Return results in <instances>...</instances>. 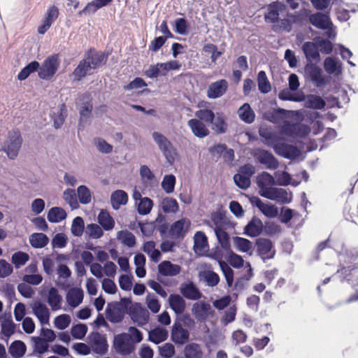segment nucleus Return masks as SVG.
<instances>
[{
  "instance_id": "obj_63",
  "label": "nucleus",
  "mask_w": 358,
  "mask_h": 358,
  "mask_svg": "<svg viewBox=\"0 0 358 358\" xmlns=\"http://www.w3.org/2000/svg\"><path fill=\"white\" fill-rule=\"evenodd\" d=\"M55 326L58 329H65L71 323V317L66 314H62L55 319Z\"/></svg>"
},
{
  "instance_id": "obj_37",
  "label": "nucleus",
  "mask_w": 358,
  "mask_h": 358,
  "mask_svg": "<svg viewBox=\"0 0 358 358\" xmlns=\"http://www.w3.org/2000/svg\"><path fill=\"white\" fill-rule=\"evenodd\" d=\"M238 114L241 120L250 124L255 121V114L249 103H245L238 110Z\"/></svg>"
},
{
  "instance_id": "obj_28",
  "label": "nucleus",
  "mask_w": 358,
  "mask_h": 358,
  "mask_svg": "<svg viewBox=\"0 0 358 358\" xmlns=\"http://www.w3.org/2000/svg\"><path fill=\"white\" fill-rule=\"evenodd\" d=\"M33 312L42 324H48L50 312L45 304L40 301H36L33 306Z\"/></svg>"
},
{
  "instance_id": "obj_27",
  "label": "nucleus",
  "mask_w": 358,
  "mask_h": 358,
  "mask_svg": "<svg viewBox=\"0 0 358 358\" xmlns=\"http://www.w3.org/2000/svg\"><path fill=\"white\" fill-rule=\"evenodd\" d=\"M91 347L95 353L103 355L107 352L108 345L106 338L102 337L100 334L96 333L91 341Z\"/></svg>"
},
{
  "instance_id": "obj_62",
  "label": "nucleus",
  "mask_w": 358,
  "mask_h": 358,
  "mask_svg": "<svg viewBox=\"0 0 358 358\" xmlns=\"http://www.w3.org/2000/svg\"><path fill=\"white\" fill-rule=\"evenodd\" d=\"M234 180L236 185L241 189H246L250 186L251 180L250 179L240 173L239 172L234 175Z\"/></svg>"
},
{
  "instance_id": "obj_11",
  "label": "nucleus",
  "mask_w": 358,
  "mask_h": 358,
  "mask_svg": "<svg viewBox=\"0 0 358 358\" xmlns=\"http://www.w3.org/2000/svg\"><path fill=\"white\" fill-rule=\"evenodd\" d=\"M58 16V8L55 5L50 6L45 14L41 24L38 27V34H44L50 29L52 23L57 19Z\"/></svg>"
},
{
  "instance_id": "obj_45",
  "label": "nucleus",
  "mask_w": 358,
  "mask_h": 358,
  "mask_svg": "<svg viewBox=\"0 0 358 358\" xmlns=\"http://www.w3.org/2000/svg\"><path fill=\"white\" fill-rule=\"evenodd\" d=\"M288 17L290 19H288V18L282 19L280 21L279 25H275V24L273 25L272 29L275 31L282 30V31L289 32L292 30V23L296 22L297 20H296V16L294 15H292V14L288 15Z\"/></svg>"
},
{
  "instance_id": "obj_25",
  "label": "nucleus",
  "mask_w": 358,
  "mask_h": 358,
  "mask_svg": "<svg viewBox=\"0 0 358 358\" xmlns=\"http://www.w3.org/2000/svg\"><path fill=\"white\" fill-rule=\"evenodd\" d=\"M169 71L166 62H159L156 64L150 65V67L145 71L144 74L149 78H155L159 76H166Z\"/></svg>"
},
{
  "instance_id": "obj_43",
  "label": "nucleus",
  "mask_w": 358,
  "mask_h": 358,
  "mask_svg": "<svg viewBox=\"0 0 358 358\" xmlns=\"http://www.w3.org/2000/svg\"><path fill=\"white\" fill-rule=\"evenodd\" d=\"M258 89L260 92L267 94L271 90V85L264 71H260L257 74Z\"/></svg>"
},
{
  "instance_id": "obj_42",
  "label": "nucleus",
  "mask_w": 358,
  "mask_h": 358,
  "mask_svg": "<svg viewBox=\"0 0 358 358\" xmlns=\"http://www.w3.org/2000/svg\"><path fill=\"white\" fill-rule=\"evenodd\" d=\"M66 217V211L59 207H53L48 211L47 218L50 222H59Z\"/></svg>"
},
{
  "instance_id": "obj_5",
  "label": "nucleus",
  "mask_w": 358,
  "mask_h": 358,
  "mask_svg": "<svg viewBox=\"0 0 358 358\" xmlns=\"http://www.w3.org/2000/svg\"><path fill=\"white\" fill-rule=\"evenodd\" d=\"M310 133V128L305 124H293L285 121L280 127V134L292 138H303Z\"/></svg>"
},
{
  "instance_id": "obj_59",
  "label": "nucleus",
  "mask_w": 358,
  "mask_h": 358,
  "mask_svg": "<svg viewBox=\"0 0 358 358\" xmlns=\"http://www.w3.org/2000/svg\"><path fill=\"white\" fill-rule=\"evenodd\" d=\"M87 331V327L84 324L73 325L71 329V334L73 338L76 339L83 338Z\"/></svg>"
},
{
  "instance_id": "obj_39",
  "label": "nucleus",
  "mask_w": 358,
  "mask_h": 358,
  "mask_svg": "<svg viewBox=\"0 0 358 358\" xmlns=\"http://www.w3.org/2000/svg\"><path fill=\"white\" fill-rule=\"evenodd\" d=\"M29 243L34 248H42L49 243L48 237L43 233H34L29 236Z\"/></svg>"
},
{
  "instance_id": "obj_53",
  "label": "nucleus",
  "mask_w": 358,
  "mask_h": 358,
  "mask_svg": "<svg viewBox=\"0 0 358 358\" xmlns=\"http://www.w3.org/2000/svg\"><path fill=\"white\" fill-rule=\"evenodd\" d=\"M29 256L27 253L19 251L12 255L11 261L15 268H18L24 265L29 261Z\"/></svg>"
},
{
  "instance_id": "obj_40",
  "label": "nucleus",
  "mask_w": 358,
  "mask_h": 358,
  "mask_svg": "<svg viewBox=\"0 0 358 358\" xmlns=\"http://www.w3.org/2000/svg\"><path fill=\"white\" fill-rule=\"evenodd\" d=\"M210 124L212 129L218 134H224L227 131L228 125L222 114L217 113Z\"/></svg>"
},
{
  "instance_id": "obj_21",
  "label": "nucleus",
  "mask_w": 358,
  "mask_h": 358,
  "mask_svg": "<svg viewBox=\"0 0 358 358\" xmlns=\"http://www.w3.org/2000/svg\"><path fill=\"white\" fill-rule=\"evenodd\" d=\"M180 291L184 297L189 300H198L202 296V294L192 282L182 283Z\"/></svg>"
},
{
  "instance_id": "obj_50",
  "label": "nucleus",
  "mask_w": 358,
  "mask_h": 358,
  "mask_svg": "<svg viewBox=\"0 0 358 358\" xmlns=\"http://www.w3.org/2000/svg\"><path fill=\"white\" fill-rule=\"evenodd\" d=\"M215 116L214 112L208 108L200 109L195 112L196 119L208 124L213 122Z\"/></svg>"
},
{
  "instance_id": "obj_3",
  "label": "nucleus",
  "mask_w": 358,
  "mask_h": 358,
  "mask_svg": "<svg viewBox=\"0 0 358 358\" xmlns=\"http://www.w3.org/2000/svg\"><path fill=\"white\" fill-rule=\"evenodd\" d=\"M22 138L19 131L8 132V139L5 143L3 150L10 159H15L21 148Z\"/></svg>"
},
{
  "instance_id": "obj_55",
  "label": "nucleus",
  "mask_w": 358,
  "mask_h": 358,
  "mask_svg": "<svg viewBox=\"0 0 358 358\" xmlns=\"http://www.w3.org/2000/svg\"><path fill=\"white\" fill-rule=\"evenodd\" d=\"M83 99H87V101L83 104V106L80 108V115L81 118L87 117L88 118L91 114V112L93 108L92 99L90 97V94H85L83 95Z\"/></svg>"
},
{
  "instance_id": "obj_57",
  "label": "nucleus",
  "mask_w": 358,
  "mask_h": 358,
  "mask_svg": "<svg viewBox=\"0 0 358 358\" xmlns=\"http://www.w3.org/2000/svg\"><path fill=\"white\" fill-rule=\"evenodd\" d=\"M176 185V177L172 175H166L162 182V189L167 193L170 194L174 191Z\"/></svg>"
},
{
  "instance_id": "obj_29",
  "label": "nucleus",
  "mask_w": 358,
  "mask_h": 358,
  "mask_svg": "<svg viewBox=\"0 0 358 358\" xmlns=\"http://www.w3.org/2000/svg\"><path fill=\"white\" fill-rule=\"evenodd\" d=\"M208 249L207 236L203 231H197L194 236V250L197 254L206 252Z\"/></svg>"
},
{
  "instance_id": "obj_15",
  "label": "nucleus",
  "mask_w": 358,
  "mask_h": 358,
  "mask_svg": "<svg viewBox=\"0 0 358 358\" xmlns=\"http://www.w3.org/2000/svg\"><path fill=\"white\" fill-rule=\"evenodd\" d=\"M228 89V83L225 79H220L212 83L207 90V96L217 99L224 95Z\"/></svg>"
},
{
  "instance_id": "obj_35",
  "label": "nucleus",
  "mask_w": 358,
  "mask_h": 358,
  "mask_svg": "<svg viewBox=\"0 0 358 358\" xmlns=\"http://www.w3.org/2000/svg\"><path fill=\"white\" fill-rule=\"evenodd\" d=\"M134 196L135 199H137L138 197L140 199V201L138 204V213L142 215L149 214L153 207L152 200L148 197L141 198L140 193L134 194Z\"/></svg>"
},
{
  "instance_id": "obj_8",
  "label": "nucleus",
  "mask_w": 358,
  "mask_h": 358,
  "mask_svg": "<svg viewBox=\"0 0 358 358\" xmlns=\"http://www.w3.org/2000/svg\"><path fill=\"white\" fill-rule=\"evenodd\" d=\"M254 157L261 164L264 165L267 169L275 170L279 166L278 159L268 150L257 149L255 152Z\"/></svg>"
},
{
  "instance_id": "obj_52",
  "label": "nucleus",
  "mask_w": 358,
  "mask_h": 358,
  "mask_svg": "<svg viewBox=\"0 0 358 358\" xmlns=\"http://www.w3.org/2000/svg\"><path fill=\"white\" fill-rule=\"evenodd\" d=\"M64 199L71 206L72 209H77L79 203L77 200L76 191L73 189H67L64 192Z\"/></svg>"
},
{
  "instance_id": "obj_17",
  "label": "nucleus",
  "mask_w": 358,
  "mask_h": 358,
  "mask_svg": "<svg viewBox=\"0 0 358 358\" xmlns=\"http://www.w3.org/2000/svg\"><path fill=\"white\" fill-rule=\"evenodd\" d=\"M190 224V221L189 220L182 218L171 224L170 234L176 238H183L187 234Z\"/></svg>"
},
{
  "instance_id": "obj_1",
  "label": "nucleus",
  "mask_w": 358,
  "mask_h": 358,
  "mask_svg": "<svg viewBox=\"0 0 358 358\" xmlns=\"http://www.w3.org/2000/svg\"><path fill=\"white\" fill-rule=\"evenodd\" d=\"M152 138L166 157L167 162L170 164H173L177 155V151L172 143L166 136L157 131L153 132Z\"/></svg>"
},
{
  "instance_id": "obj_33",
  "label": "nucleus",
  "mask_w": 358,
  "mask_h": 358,
  "mask_svg": "<svg viewBox=\"0 0 358 358\" xmlns=\"http://www.w3.org/2000/svg\"><path fill=\"white\" fill-rule=\"evenodd\" d=\"M83 292L80 288H71L66 294V301L69 305L73 308L78 306L83 299Z\"/></svg>"
},
{
  "instance_id": "obj_58",
  "label": "nucleus",
  "mask_w": 358,
  "mask_h": 358,
  "mask_svg": "<svg viewBox=\"0 0 358 358\" xmlns=\"http://www.w3.org/2000/svg\"><path fill=\"white\" fill-rule=\"evenodd\" d=\"M159 354L164 358H171L176 353L174 345L171 343H166L158 347Z\"/></svg>"
},
{
  "instance_id": "obj_36",
  "label": "nucleus",
  "mask_w": 358,
  "mask_h": 358,
  "mask_svg": "<svg viewBox=\"0 0 358 358\" xmlns=\"http://www.w3.org/2000/svg\"><path fill=\"white\" fill-rule=\"evenodd\" d=\"M139 173L143 183L146 187H152L157 182L155 174L147 165L141 166Z\"/></svg>"
},
{
  "instance_id": "obj_16",
  "label": "nucleus",
  "mask_w": 358,
  "mask_h": 358,
  "mask_svg": "<svg viewBox=\"0 0 358 358\" xmlns=\"http://www.w3.org/2000/svg\"><path fill=\"white\" fill-rule=\"evenodd\" d=\"M85 59H87L91 68L94 70L102 66L107 60V55L101 52H97L94 49H90L85 54Z\"/></svg>"
},
{
  "instance_id": "obj_22",
  "label": "nucleus",
  "mask_w": 358,
  "mask_h": 358,
  "mask_svg": "<svg viewBox=\"0 0 358 358\" xmlns=\"http://www.w3.org/2000/svg\"><path fill=\"white\" fill-rule=\"evenodd\" d=\"M305 70L310 80L317 87H320L325 83V79L322 76V71L320 67L315 64H307Z\"/></svg>"
},
{
  "instance_id": "obj_2",
  "label": "nucleus",
  "mask_w": 358,
  "mask_h": 358,
  "mask_svg": "<svg viewBox=\"0 0 358 358\" xmlns=\"http://www.w3.org/2000/svg\"><path fill=\"white\" fill-rule=\"evenodd\" d=\"M113 348L118 354L127 356L134 351L135 345L131 340L130 335L122 333L114 337Z\"/></svg>"
},
{
  "instance_id": "obj_19",
  "label": "nucleus",
  "mask_w": 358,
  "mask_h": 358,
  "mask_svg": "<svg viewBox=\"0 0 358 358\" xmlns=\"http://www.w3.org/2000/svg\"><path fill=\"white\" fill-rule=\"evenodd\" d=\"M192 311L198 321L204 322L211 313V307L206 302H196L192 306Z\"/></svg>"
},
{
  "instance_id": "obj_10",
  "label": "nucleus",
  "mask_w": 358,
  "mask_h": 358,
  "mask_svg": "<svg viewBox=\"0 0 358 358\" xmlns=\"http://www.w3.org/2000/svg\"><path fill=\"white\" fill-rule=\"evenodd\" d=\"M129 314L133 322L140 327L146 324L150 319L149 312L138 304L131 306Z\"/></svg>"
},
{
  "instance_id": "obj_54",
  "label": "nucleus",
  "mask_w": 358,
  "mask_h": 358,
  "mask_svg": "<svg viewBox=\"0 0 358 358\" xmlns=\"http://www.w3.org/2000/svg\"><path fill=\"white\" fill-rule=\"evenodd\" d=\"M85 225L81 217H76L73 220L71 231L73 236H81L84 231Z\"/></svg>"
},
{
  "instance_id": "obj_23",
  "label": "nucleus",
  "mask_w": 358,
  "mask_h": 358,
  "mask_svg": "<svg viewBox=\"0 0 358 358\" xmlns=\"http://www.w3.org/2000/svg\"><path fill=\"white\" fill-rule=\"evenodd\" d=\"M264 225L262 220L256 217L252 220L245 227V234L250 237H257L260 235L263 231Z\"/></svg>"
},
{
  "instance_id": "obj_30",
  "label": "nucleus",
  "mask_w": 358,
  "mask_h": 358,
  "mask_svg": "<svg viewBox=\"0 0 358 358\" xmlns=\"http://www.w3.org/2000/svg\"><path fill=\"white\" fill-rule=\"evenodd\" d=\"M169 302L171 308L178 315L182 314L186 307L185 299L179 294H172L169 296Z\"/></svg>"
},
{
  "instance_id": "obj_51",
  "label": "nucleus",
  "mask_w": 358,
  "mask_h": 358,
  "mask_svg": "<svg viewBox=\"0 0 358 358\" xmlns=\"http://www.w3.org/2000/svg\"><path fill=\"white\" fill-rule=\"evenodd\" d=\"M118 238L122 243L129 248H132L136 245V239L135 236L129 231H121L118 233Z\"/></svg>"
},
{
  "instance_id": "obj_48",
  "label": "nucleus",
  "mask_w": 358,
  "mask_h": 358,
  "mask_svg": "<svg viewBox=\"0 0 358 358\" xmlns=\"http://www.w3.org/2000/svg\"><path fill=\"white\" fill-rule=\"evenodd\" d=\"M215 234L222 248L227 252L231 249V243L229 234L222 228L217 227L215 230Z\"/></svg>"
},
{
  "instance_id": "obj_49",
  "label": "nucleus",
  "mask_w": 358,
  "mask_h": 358,
  "mask_svg": "<svg viewBox=\"0 0 358 358\" xmlns=\"http://www.w3.org/2000/svg\"><path fill=\"white\" fill-rule=\"evenodd\" d=\"M161 207L164 213H176L179 209V206L176 199L166 197L161 202Z\"/></svg>"
},
{
  "instance_id": "obj_31",
  "label": "nucleus",
  "mask_w": 358,
  "mask_h": 358,
  "mask_svg": "<svg viewBox=\"0 0 358 358\" xmlns=\"http://www.w3.org/2000/svg\"><path fill=\"white\" fill-rule=\"evenodd\" d=\"M168 337L169 331L163 327H155L148 333L149 341L155 344L165 341Z\"/></svg>"
},
{
  "instance_id": "obj_20",
  "label": "nucleus",
  "mask_w": 358,
  "mask_h": 358,
  "mask_svg": "<svg viewBox=\"0 0 358 358\" xmlns=\"http://www.w3.org/2000/svg\"><path fill=\"white\" fill-rule=\"evenodd\" d=\"M187 125L193 134L198 138H204L210 134V131L206 124L196 118L189 120L187 122Z\"/></svg>"
},
{
  "instance_id": "obj_61",
  "label": "nucleus",
  "mask_w": 358,
  "mask_h": 358,
  "mask_svg": "<svg viewBox=\"0 0 358 358\" xmlns=\"http://www.w3.org/2000/svg\"><path fill=\"white\" fill-rule=\"evenodd\" d=\"M220 266L224 273L228 286L231 287L234 282V271L223 261L220 262Z\"/></svg>"
},
{
  "instance_id": "obj_32",
  "label": "nucleus",
  "mask_w": 358,
  "mask_h": 358,
  "mask_svg": "<svg viewBox=\"0 0 358 358\" xmlns=\"http://www.w3.org/2000/svg\"><path fill=\"white\" fill-rule=\"evenodd\" d=\"M62 297L55 287H51L48 294L47 302L52 311L61 309Z\"/></svg>"
},
{
  "instance_id": "obj_6",
  "label": "nucleus",
  "mask_w": 358,
  "mask_h": 358,
  "mask_svg": "<svg viewBox=\"0 0 358 358\" xmlns=\"http://www.w3.org/2000/svg\"><path fill=\"white\" fill-rule=\"evenodd\" d=\"M189 329L182 327L180 321H176L171 328V340L177 345L187 344L189 340Z\"/></svg>"
},
{
  "instance_id": "obj_47",
  "label": "nucleus",
  "mask_w": 358,
  "mask_h": 358,
  "mask_svg": "<svg viewBox=\"0 0 358 358\" xmlns=\"http://www.w3.org/2000/svg\"><path fill=\"white\" fill-rule=\"evenodd\" d=\"M259 135L266 141V144L273 146L275 143H278L280 139L278 134L268 128H261L259 129Z\"/></svg>"
},
{
  "instance_id": "obj_46",
  "label": "nucleus",
  "mask_w": 358,
  "mask_h": 358,
  "mask_svg": "<svg viewBox=\"0 0 358 358\" xmlns=\"http://www.w3.org/2000/svg\"><path fill=\"white\" fill-rule=\"evenodd\" d=\"M26 345L21 341H15L9 348V353L15 358L22 357L26 352Z\"/></svg>"
},
{
  "instance_id": "obj_9",
  "label": "nucleus",
  "mask_w": 358,
  "mask_h": 358,
  "mask_svg": "<svg viewBox=\"0 0 358 358\" xmlns=\"http://www.w3.org/2000/svg\"><path fill=\"white\" fill-rule=\"evenodd\" d=\"M273 148L277 155L289 159H294L301 155L297 147L285 143H275Z\"/></svg>"
},
{
  "instance_id": "obj_60",
  "label": "nucleus",
  "mask_w": 358,
  "mask_h": 358,
  "mask_svg": "<svg viewBox=\"0 0 358 358\" xmlns=\"http://www.w3.org/2000/svg\"><path fill=\"white\" fill-rule=\"evenodd\" d=\"M34 350L39 354H43L48 351V342L41 337H33Z\"/></svg>"
},
{
  "instance_id": "obj_38",
  "label": "nucleus",
  "mask_w": 358,
  "mask_h": 358,
  "mask_svg": "<svg viewBox=\"0 0 358 358\" xmlns=\"http://www.w3.org/2000/svg\"><path fill=\"white\" fill-rule=\"evenodd\" d=\"M302 50L306 59L310 62H312L313 60H317L320 57L317 48L315 43L313 42H305L303 44Z\"/></svg>"
},
{
  "instance_id": "obj_64",
  "label": "nucleus",
  "mask_w": 358,
  "mask_h": 358,
  "mask_svg": "<svg viewBox=\"0 0 358 358\" xmlns=\"http://www.w3.org/2000/svg\"><path fill=\"white\" fill-rule=\"evenodd\" d=\"M203 278L207 285L210 287L216 286L220 282L218 274L213 271H204Z\"/></svg>"
},
{
  "instance_id": "obj_18",
  "label": "nucleus",
  "mask_w": 358,
  "mask_h": 358,
  "mask_svg": "<svg viewBox=\"0 0 358 358\" xmlns=\"http://www.w3.org/2000/svg\"><path fill=\"white\" fill-rule=\"evenodd\" d=\"M265 198L277 201L281 203H288L292 201V194L282 188L273 187L270 191L266 192Z\"/></svg>"
},
{
  "instance_id": "obj_56",
  "label": "nucleus",
  "mask_w": 358,
  "mask_h": 358,
  "mask_svg": "<svg viewBox=\"0 0 358 358\" xmlns=\"http://www.w3.org/2000/svg\"><path fill=\"white\" fill-rule=\"evenodd\" d=\"M77 191L79 201L82 204H88L91 202L92 195L88 187L85 185H80L78 187Z\"/></svg>"
},
{
  "instance_id": "obj_24",
  "label": "nucleus",
  "mask_w": 358,
  "mask_h": 358,
  "mask_svg": "<svg viewBox=\"0 0 358 358\" xmlns=\"http://www.w3.org/2000/svg\"><path fill=\"white\" fill-rule=\"evenodd\" d=\"M158 271L163 276H175L180 273L181 267L169 261H163L159 264Z\"/></svg>"
},
{
  "instance_id": "obj_14",
  "label": "nucleus",
  "mask_w": 358,
  "mask_h": 358,
  "mask_svg": "<svg viewBox=\"0 0 358 358\" xmlns=\"http://www.w3.org/2000/svg\"><path fill=\"white\" fill-rule=\"evenodd\" d=\"M275 184L274 178L268 172H262L257 177V185L259 189V194L265 198V193L270 191Z\"/></svg>"
},
{
  "instance_id": "obj_34",
  "label": "nucleus",
  "mask_w": 358,
  "mask_h": 358,
  "mask_svg": "<svg viewBox=\"0 0 358 358\" xmlns=\"http://www.w3.org/2000/svg\"><path fill=\"white\" fill-rule=\"evenodd\" d=\"M110 202L113 208L117 210L121 206L127 204L128 202V194L124 190H115L111 194Z\"/></svg>"
},
{
  "instance_id": "obj_44",
  "label": "nucleus",
  "mask_w": 358,
  "mask_h": 358,
  "mask_svg": "<svg viewBox=\"0 0 358 358\" xmlns=\"http://www.w3.org/2000/svg\"><path fill=\"white\" fill-rule=\"evenodd\" d=\"M325 105L324 99L317 95L310 94L306 97V106L307 108L320 110L324 108Z\"/></svg>"
},
{
  "instance_id": "obj_13",
  "label": "nucleus",
  "mask_w": 358,
  "mask_h": 358,
  "mask_svg": "<svg viewBox=\"0 0 358 358\" xmlns=\"http://www.w3.org/2000/svg\"><path fill=\"white\" fill-rule=\"evenodd\" d=\"M258 254L262 259H271L274 257L275 250H272L273 245L271 240L259 238L256 241Z\"/></svg>"
},
{
  "instance_id": "obj_12",
  "label": "nucleus",
  "mask_w": 358,
  "mask_h": 358,
  "mask_svg": "<svg viewBox=\"0 0 358 358\" xmlns=\"http://www.w3.org/2000/svg\"><path fill=\"white\" fill-rule=\"evenodd\" d=\"M308 21L315 27L323 30L327 29L332 25L329 15L321 12L310 14Z\"/></svg>"
},
{
  "instance_id": "obj_7",
  "label": "nucleus",
  "mask_w": 358,
  "mask_h": 358,
  "mask_svg": "<svg viewBox=\"0 0 358 358\" xmlns=\"http://www.w3.org/2000/svg\"><path fill=\"white\" fill-rule=\"evenodd\" d=\"M285 10V6L279 1H273L266 6L264 20L267 23L273 24L279 22L280 13Z\"/></svg>"
},
{
  "instance_id": "obj_26",
  "label": "nucleus",
  "mask_w": 358,
  "mask_h": 358,
  "mask_svg": "<svg viewBox=\"0 0 358 358\" xmlns=\"http://www.w3.org/2000/svg\"><path fill=\"white\" fill-rule=\"evenodd\" d=\"M92 70L93 69L91 68L87 59L84 58L79 62L78 65L73 71L74 80L80 81L87 75L92 74V72H91Z\"/></svg>"
},
{
  "instance_id": "obj_41",
  "label": "nucleus",
  "mask_w": 358,
  "mask_h": 358,
  "mask_svg": "<svg viewBox=\"0 0 358 358\" xmlns=\"http://www.w3.org/2000/svg\"><path fill=\"white\" fill-rule=\"evenodd\" d=\"M98 222L99 224L106 231L111 230L114 228L115 221L110 214L106 210H101L98 215Z\"/></svg>"
},
{
  "instance_id": "obj_4",
  "label": "nucleus",
  "mask_w": 358,
  "mask_h": 358,
  "mask_svg": "<svg viewBox=\"0 0 358 358\" xmlns=\"http://www.w3.org/2000/svg\"><path fill=\"white\" fill-rule=\"evenodd\" d=\"M59 62L58 55H53L48 57L42 64V66L38 68V76L43 80H50L56 73Z\"/></svg>"
}]
</instances>
